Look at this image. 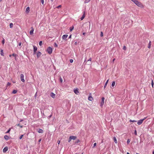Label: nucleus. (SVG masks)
<instances>
[{
	"mask_svg": "<svg viewBox=\"0 0 154 154\" xmlns=\"http://www.w3.org/2000/svg\"><path fill=\"white\" fill-rule=\"evenodd\" d=\"M133 2L139 7L142 8H143L144 7L143 5L141 3L139 2L137 0H134Z\"/></svg>",
	"mask_w": 154,
	"mask_h": 154,
	"instance_id": "obj_1",
	"label": "nucleus"
},
{
	"mask_svg": "<svg viewBox=\"0 0 154 154\" xmlns=\"http://www.w3.org/2000/svg\"><path fill=\"white\" fill-rule=\"evenodd\" d=\"M47 51L49 54H51L52 52V48L50 47H48L47 49Z\"/></svg>",
	"mask_w": 154,
	"mask_h": 154,
	"instance_id": "obj_2",
	"label": "nucleus"
},
{
	"mask_svg": "<svg viewBox=\"0 0 154 154\" xmlns=\"http://www.w3.org/2000/svg\"><path fill=\"white\" fill-rule=\"evenodd\" d=\"M24 75L22 74H21L20 75V78L21 81L23 82H25V80L24 79Z\"/></svg>",
	"mask_w": 154,
	"mask_h": 154,
	"instance_id": "obj_3",
	"label": "nucleus"
},
{
	"mask_svg": "<svg viewBox=\"0 0 154 154\" xmlns=\"http://www.w3.org/2000/svg\"><path fill=\"white\" fill-rule=\"evenodd\" d=\"M104 99H105V98L104 97H103L102 98L101 101L100 103V106L101 107H102L103 105V104L104 103Z\"/></svg>",
	"mask_w": 154,
	"mask_h": 154,
	"instance_id": "obj_4",
	"label": "nucleus"
},
{
	"mask_svg": "<svg viewBox=\"0 0 154 154\" xmlns=\"http://www.w3.org/2000/svg\"><path fill=\"white\" fill-rule=\"evenodd\" d=\"M74 91L75 94L77 95H78L79 94V92L78 91V89H74Z\"/></svg>",
	"mask_w": 154,
	"mask_h": 154,
	"instance_id": "obj_5",
	"label": "nucleus"
},
{
	"mask_svg": "<svg viewBox=\"0 0 154 154\" xmlns=\"http://www.w3.org/2000/svg\"><path fill=\"white\" fill-rule=\"evenodd\" d=\"M33 51H34V54H35L36 52V51L37 50V48L35 46H33Z\"/></svg>",
	"mask_w": 154,
	"mask_h": 154,
	"instance_id": "obj_6",
	"label": "nucleus"
},
{
	"mask_svg": "<svg viewBox=\"0 0 154 154\" xmlns=\"http://www.w3.org/2000/svg\"><path fill=\"white\" fill-rule=\"evenodd\" d=\"M144 119L140 120L138 121L137 124L139 125H141L143 122Z\"/></svg>",
	"mask_w": 154,
	"mask_h": 154,
	"instance_id": "obj_7",
	"label": "nucleus"
},
{
	"mask_svg": "<svg viewBox=\"0 0 154 154\" xmlns=\"http://www.w3.org/2000/svg\"><path fill=\"white\" fill-rule=\"evenodd\" d=\"M50 96L53 98H54L56 97V95L53 92H51L50 94Z\"/></svg>",
	"mask_w": 154,
	"mask_h": 154,
	"instance_id": "obj_8",
	"label": "nucleus"
},
{
	"mask_svg": "<svg viewBox=\"0 0 154 154\" xmlns=\"http://www.w3.org/2000/svg\"><path fill=\"white\" fill-rule=\"evenodd\" d=\"M68 35H64L62 37V39L63 40H65L67 37Z\"/></svg>",
	"mask_w": 154,
	"mask_h": 154,
	"instance_id": "obj_9",
	"label": "nucleus"
},
{
	"mask_svg": "<svg viewBox=\"0 0 154 154\" xmlns=\"http://www.w3.org/2000/svg\"><path fill=\"white\" fill-rule=\"evenodd\" d=\"M31 30L30 31V34L31 35H32V34H33V32L34 31V29L33 28V27H32L31 28Z\"/></svg>",
	"mask_w": 154,
	"mask_h": 154,
	"instance_id": "obj_10",
	"label": "nucleus"
},
{
	"mask_svg": "<svg viewBox=\"0 0 154 154\" xmlns=\"http://www.w3.org/2000/svg\"><path fill=\"white\" fill-rule=\"evenodd\" d=\"M71 140H75L76 139L77 137L75 136H72L70 137Z\"/></svg>",
	"mask_w": 154,
	"mask_h": 154,
	"instance_id": "obj_11",
	"label": "nucleus"
},
{
	"mask_svg": "<svg viewBox=\"0 0 154 154\" xmlns=\"http://www.w3.org/2000/svg\"><path fill=\"white\" fill-rule=\"evenodd\" d=\"M8 150V148L7 147H5L4 149H3V152H7Z\"/></svg>",
	"mask_w": 154,
	"mask_h": 154,
	"instance_id": "obj_12",
	"label": "nucleus"
},
{
	"mask_svg": "<svg viewBox=\"0 0 154 154\" xmlns=\"http://www.w3.org/2000/svg\"><path fill=\"white\" fill-rule=\"evenodd\" d=\"M29 11L30 8H29V7H28L26 9V12L27 13H28L29 12Z\"/></svg>",
	"mask_w": 154,
	"mask_h": 154,
	"instance_id": "obj_13",
	"label": "nucleus"
},
{
	"mask_svg": "<svg viewBox=\"0 0 154 154\" xmlns=\"http://www.w3.org/2000/svg\"><path fill=\"white\" fill-rule=\"evenodd\" d=\"M41 53L40 52H38L37 54V56L38 58L41 55Z\"/></svg>",
	"mask_w": 154,
	"mask_h": 154,
	"instance_id": "obj_14",
	"label": "nucleus"
},
{
	"mask_svg": "<svg viewBox=\"0 0 154 154\" xmlns=\"http://www.w3.org/2000/svg\"><path fill=\"white\" fill-rule=\"evenodd\" d=\"M88 99V100L91 101H92L93 100V98L91 96L89 97Z\"/></svg>",
	"mask_w": 154,
	"mask_h": 154,
	"instance_id": "obj_15",
	"label": "nucleus"
},
{
	"mask_svg": "<svg viewBox=\"0 0 154 154\" xmlns=\"http://www.w3.org/2000/svg\"><path fill=\"white\" fill-rule=\"evenodd\" d=\"M85 17V12L84 13V14L82 15V17L81 18V20H82Z\"/></svg>",
	"mask_w": 154,
	"mask_h": 154,
	"instance_id": "obj_16",
	"label": "nucleus"
},
{
	"mask_svg": "<svg viewBox=\"0 0 154 154\" xmlns=\"http://www.w3.org/2000/svg\"><path fill=\"white\" fill-rule=\"evenodd\" d=\"M38 133H42L43 132V130L41 129H39L38 131Z\"/></svg>",
	"mask_w": 154,
	"mask_h": 154,
	"instance_id": "obj_17",
	"label": "nucleus"
},
{
	"mask_svg": "<svg viewBox=\"0 0 154 154\" xmlns=\"http://www.w3.org/2000/svg\"><path fill=\"white\" fill-rule=\"evenodd\" d=\"M4 137V138L6 140H8L9 139V137L7 135H5Z\"/></svg>",
	"mask_w": 154,
	"mask_h": 154,
	"instance_id": "obj_18",
	"label": "nucleus"
},
{
	"mask_svg": "<svg viewBox=\"0 0 154 154\" xmlns=\"http://www.w3.org/2000/svg\"><path fill=\"white\" fill-rule=\"evenodd\" d=\"M0 54L2 56H4V53L3 52V50H1L0 51Z\"/></svg>",
	"mask_w": 154,
	"mask_h": 154,
	"instance_id": "obj_19",
	"label": "nucleus"
},
{
	"mask_svg": "<svg viewBox=\"0 0 154 154\" xmlns=\"http://www.w3.org/2000/svg\"><path fill=\"white\" fill-rule=\"evenodd\" d=\"M108 81H109V80H108L106 81V82L105 83V84L104 85V88H106V86L107 85V84L108 83Z\"/></svg>",
	"mask_w": 154,
	"mask_h": 154,
	"instance_id": "obj_20",
	"label": "nucleus"
},
{
	"mask_svg": "<svg viewBox=\"0 0 154 154\" xmlns=\"http://www.w3.org/2000/svg\"><path fill=\"white\" fill-rule=\"evenodd\" d=\"M113 140H114L115 143H117V139L115 137H114L113 138Z\"/></svg>",
	"mask_w": 154,
	"mask_h": 154,
	"instance_id": "obj_21",
	"label": "nucleus"
},
{
	"mask_svg": "<svg viewBox=\"0 0 154 154\" xmlns=\"http://www.w3.org/2000/svg\"><path fill=\"white\" fill-rule=\"evenodd\" d=\"M151 41H149V42L148 44V48H151Z\"/></svg>",
	"mask_w": 154,
	"mask_h": 154,
	"instance_id": "obj_22",
	"label": "nucleus"
},
{
	"mask_svg": "<svg viewBox=\"0 0 154 154\" xmlns=\"http://www.w3.org/2000/svg\"><path fill=\"white\" fill-rule=\"evenodd\" d=\"M115 85V81H113L112 82V87H114Z\"/></svg>",
	"mask_w": 154,
	"mask_h": 154,
	"instance_id": "obj_23",
	"label": "nucleus"
},
{
	"mask_svg": "<svg viewBox=\"0 0 154 154\" xmlns=\"http://www.w3.org/2000/svg\"><path fill=\"white\" fill-rule=\"evenodd\" d=\"M17 92V90H14L13 91H12V93L14 94H15Z\"/></svg>",
	"mask_w": 154,
	"mask_h": 154,
	"instance_id": "obj_24",
	"label": "nucleus"
},
{
	"mask_svg": "<svg viewBox=\"0 0 154 154\" xmlns=\"http://www.w3.org/2000/svg\"><path fill=\"white\" fill-rule=\"evenodd\" d=\"M74 29V26H73L70 28V31H72Z\"/></svg>",
	"mask_w": 154,
	"mask_h": 154,
	"instance_id": "obj_25",
	"label": "nucleus"
},
{
	"mask_svg": "<svg viewBox=\"0 0 154 154\" xmlns=\"http://www.w3.org/2000/svg\"><path fill=\"white\" fill-rule=\"evenodd\" d=\"M13 24L12 23H11L10 24V28H12L13 27Z\"/></svg>",
	"mask_w": 154,
	"mask_h": 154,
	"instance_id": "obj_26",
	"label": "nucleus"
},
{
	"mask_svg": "<svg viewBox=\"0 0 154 154\" xmlns=\"http://www.w3.org/2000/svg\"><path fill=\"white\" fill-rule=\"evenodd\" d=\"M91 0H85V3H87L88 2H89Z\"/></svg>",
	"mask_w": 154,
	"mask_h": 154,
	"instance_id": "obj_27",
	"label": "nucleus"
},
{
	"mask_svg": "<svg viewBox=\"0 0 154 154\" xmlns=\"http://www.w3.org/2000/svg\"><path fill=\"white\" fill-rule=\"evenodd\" d=\"M137 121L136 120H130V122H136Z\"/></svg>",
	"mask_w": 154,
	"mask_h": 154,
	"instance_id": "obj_28",
	"label": "nucleus"
},
{
	"mask_svg": "<svg viewBox=\"0 0 154 154\" xmlns=\"http://www.w3.org/2000/svg\"><path fill=\"white\" fill-rule=\"evenodd\" d=\"M152 88L153 87V85H154V83H153V80L152 79Z\"/></svg>",
	"mask_w": 154,
	"mask_h": 154,
	"instance_id": "obj_29",
	"label": "nucleus"
},
{
	"mask_svg": "<svg viewBox=\"0 0 154 154\" xmlns=\"http://www.w3.org/2000/svg\"><path fill=\"white\" fill-rule=\"evenodd\" d=\"M41 2H42V4L44 5V0H41Z\"/></svg>",
	"mask_w": 154,
	"mask_h": 154,
	"instance_id": "obj_30",
	"label": "nucleus"
},
{
	"mask_svg": "<svg viewBox=\"0 0 154 154\" xmlns=\"http://www.w3.org/2000/svg\"><path fill=\"white\" fill-rule=\"evenodd\" d=\"M39 45L40 46H42V41H41L39 42Z\"/></svg>",
	"mask_w": 154,
	"mask_h": 154,
	"instance_id": "obj_31",
	"label": "nucleus"
},
{
	"mask_svg": "<svg viewBox=\"0 0 154 154\" xmlns=\"http://www.w3.org/2000/svg\"><path fill=\"white\" fill-rule=\"evenodd\" d=\"M96 145H97L96 143H94V144L93 146L92 147L93 148H94L96 146Z\"/></svg>",
	"mask_w": 154,
	"mask_h": 154,
	"instance_id": "obj_32",
	"label": "nucleus"
},
{
	"mask_svg": "<svg viewBox=\"0 0 154 154\" xmlns=\"http://www.w3.org/2000/svg\"><path fill=\"white\" fill-rule=\"evenodd\" d=\"M60 82L61 83H62L63 82V79L61 77H60Z\"/></svg>",
	"mask_w": 154,
	"mask_h": 154,
	"instance_id": "obj_33",
	"label": "nucleus"
},
{
	"mask_svg": "<svg viewBox=\"0 0 154 154\" xmlns=\"http://www.w3.org/2000/svg\"><path fill=\"white\" fill-rule=\"evenodd\" d=\"M11 130V128H9L7 131L5 132V133H9Z\"/></svg>",
	"mask_w": 154,
	"mask_h": 154,
	"instance_id": "obj_34",
	"label": "nucleus"
},
{
	"mask_svg": "<svg viewBox=\"0 0 154 154\" xmlns=\"http://www.w3.org/2000/svg\"><path fill=\"white\" fill-rule=\"evenodd\" d=\"M61 7V5H59L58 6L56 7V8H59Z\"/></svg>",
	"mask_w": 154,
	"mask_h": 154,
	"instance_id": "obj_35",
	"label": "nucleus"
},
{
	"mask_svg": "<svg viewBox=\"0 0 154 154\" xmlns=\"http://www.w3.org/2000/svg\"><path fill=\"white\" fill-rule=\"evenodd\" d=\"M54 47H58V45H57V44L56 43H54Z\"/></svg>",
	"mask_w": 154,
	"mask_h": 154,
	"instance_id": "obj_36",
	"label": "nucleus"
},
{
	"mask_svg": "<svg viewBox=\"0 0 154 154\" xmlns=\"http://www.w3.org/2000/svg\"><path fill=\"white\" fill-rule=\"evenodd\" d=\"M123 49L124 50H125L126 49V47L125 46H124L123 48Z\"/></svg>",
	"mask_w": 154,
	"mask_h": 154,
	"instance_id": "obj_37",
	"label": "nucleus"
},
{
	"mask_svg": "<svg viewBox=\"0 0 154 154\" xmlns=\"http://www.w3.org/2000/svg\"><path fill=\"white\" fill-rule=\"evenodd\" d=\"M100 36L101 37H103V34L102 32H101Z\"/></svg>",
	"mask_w": 154,
	"mask_h": 154,
	"instance_id": "obj_38",
	"label": "nucleus"
},
{
	"mask_svg": "<svg viewBox=\"0 0 154 154\" xmlns=\"http://www.w3.org/2000/svg\"><path fill=\"white\" fill-rule=\"evenodd\" d=\"M71 139L70 137H69V139L68 140V142H70L71 141Z\"/></svg>",
	"mask_w": 154,
	"mask_h": 154,
	"instance_id": "obj_39",
	"label": "nucleus"
},
{
	"mask_svg": "<svg viewBox=\"0 0 154 154\" xmlns=\"http://www.w3.org/2000/svg\"><path fill=\"white\" fill-rule=\"evenodd\" d=\"M11 83L8 82L7 84V86H9L11 85Z\"/></svg>",
	"mask_w": 154,
	"mask_h": 154,
	"instance_id": "obj_40",
	"label": "nucleus"
},
{
	"mask_svg": "<svg viewBox=\"0 0 154 154\" xmlns=\"http://www.w3.org/2000/svg\"><path fill=\"white\" fill-rule=\"evenodd\" d=\"M2 44L4 45L5 43V39H3V41L2 42Z\"/></svg>",
	"mask_w": 154,
	"mask_h": 154,
	"instance_id": "obj_41",
	"label": "nucleus"
},
{
	"mask_svg": "<svg viewBox=\"0 0 154 154\" xmlns=\"http://www.w3.org/2000/svg\"><path fill=\"white\" fill-rule=\"evenodd\" d=\"M134 134H135V135H137V131L136 130H135L134 131Z\"/></svg>",
	"mask_w": 154,
	"mask_h": 154,
	"instance_id": "obj_42",
	"label": "nucleus"
},
{
	"mask_svg": "<svg viewBox=\"0 0 154 154\" xmlns=\"http://www.w3.org/2000/svg\"><path fill=\"white\" fill-rule=\"evenodd\" d=\"M73 60L72 59H71L70 60V62L71 63H73Z\"/></svg>",
	"mask_w": 154,
	"mask_h": 154,
	"instance_id": "obj_43",
	"label": "nucleus"
},
{
	"mask_svg": "<svg viewBox=\"0 0 154 154\" xmlns=\"http://www.w3.org/2000/svg\"><path fill=\"white\" fill-rule=\"evenodd\" d=\"M23 135H21V136H20V138H20V139H21L22 138V137H23Z\"/></svg>",
	"mask_w": 154,
	"mask_h": 154,
	"instance_id": "obj_44",
	"label": "nucleus"
},
{
	"mask_svg": "<svg viewBox=\"0 0 154 154\" xmlns=\"http://www.w3.org/2000/svg\"><path fill=\"white\" fill-rule=\"evenodd\" d=\"M80 142V140H77L75 142V143H78Z\"/></svg>",
	"mask_w": 154,
	"mask_h": 154,
	"instance_id": "obj_45",
	"label": "nucleus"
},
{
	"mask_svg": "<svg viewBox=\"0 0 154 154\" xmlns=\"http://www.w3.org/2000/svg\"><path fill=\"white\" fill-rule=\"evenodd\" d=\"M91 58H90L88 60V62H89V61H91Z\"/></svg>",
	"mask_w": 154,
	"mask_h": 154,
	"instance_id": "obj_46",
	"label": "nucleus"
},
{
	"mask_svg": "<svg viewBox=\"0 0 154 154\" xmlns=\"http://www.w3.org/2000/svg\"><path fill=\"white\" fill-rule=\"evenodd\" d=\"M130 143V140H129V139H128L127 141V143L128 144H129Z\"/></svg>",
	"mask_w": 154,
	"mask_h": 154,
	"instance_id": "obj_47",
	"label": "nucleus"
},
{
	"mask_svg": "<svg viewBox=\"0 0 154 154\" xmlns=\"http://www.w3.org/2000/svg\"><path fill=\"white\" fill-rule=\"evenodd\" d=\"M12 56H14V57H16V56H17V55L16 54H12Z\"/></svg>",
	"mask_w": 154,
	"mask_h": 154,
	"instance_id": "obj_48",
	"label": "nucleus"
},
{
	"mask_svg": "<svg viewBox=\"0 0 154 154\" xmlns=\"http://www.w3.org/2000/svg\"><path fill=\"white\" fill-rule=\"evenodd\" d=\"M57 143H58V144H59L60 143V140H58Z\"/></svg>",
	"mask_w": 154,
	"mask_h": 154,
	"instance_id": "obj_49",
	"label": "nucleus"
},
{
	"mask_svg": "<svg viewBox=\"0 0 154 154\" xmlns=\"http://www.w3.org/2000/svg\"><path fill=\"white\" fill-rule=\"evenodd\" d=\"M19 46H21V42H20L19 44Z\"/></svg>",
	"mask_w": 154,
	"mask_h": 154,
	"instance_id": "obj_50",
	"label": "nucleus"
},
{
	"mask_svg": "<svg viewBox=\"0 0 154 154\" xmlns=\"http://www.w3.org/2000/svg\"><path fill=\"white\" fill-rule=\"evenodd\" d=\"M71 37H72V35H70L69 36V38H71Z\"/></svg>",
	"mask_w": 154,
	"mask_h": 154,
	"instance_id": "obj_51",
	"label": "nucleus"
},
{
	"mask_svg": "<svg viewBox=\"0 0 154 154\" xmlns=\"http://www.w3.org/2000/svg\"><path fill=\"white\" fill-rule=\"evenodd\" d=\"M41 139H40L39 140H38V142H39V143H40V141H41Z\"/></svg>",
	"mask_w": 154,
	"mask_h": 154,
	"instance_id": "obj_52",
	"label": "nucleus"
},
{
	"mask_svg": "<svg viewBox=\"0 0 154 154\" xmlns=\"http://www.w3.org/2000/svg\"><path fill=\"white\" fill-rule=\"evenodd\" d=\"M115 60V58L113 59V60H112V62H114V61Z\"/></svg>",
	"mask_w": 154,
	"mask_h": 154,
	"instance_id": "obj_53",
	"label": "nucleus"
},
{
	"mask_svg": "<svg viewBox=\"0 0 154 154\" xmlns=\"http://www.w3.org/2000/svg\"><path fill=\"white\" fill-rule=\"evenodd\" d=\"M20 128H23V126L22 125H20Z\"/></svg>",
	"mask_w": 154,
	"mask_h": 154,
	"instance_id": "obj_54",
	"label": "nucleus"
},
{
	"mask_svg": "<svg viewBox=\"0 0 154 154\" xmlns=\"http://www.w3.org/2000/svg\"><path fill=\"white\" fill-rule=\"evenodd\" d=\"M17 126H20V124H17Z\"/></svg>",
	"mask_w": 154,
	"mask_h": 154,
	"instance_id": "obj_55",
	"label": "nucleus"
},
{
	"mask_svg": "<svg viewBox=\"0 0 154 154\" xmlns=\"http://www.w3.org/2000/svg\"><path fill=\"white\" fill-rule=\"evenodd\" d=\"M85 32H83V35H85Z\"/></svg>",
	"mask_w": 154,
	"mask_h": 154,
	"instance_id": "obj_56",
	"label": "nucleus"
},
{
	"mask_svg": "<svg viewBox=\"0 0 154 154\" xmlns=\"http://www.w3.org/2000/svg\"><path fill=\"white\" fill-rule=\"evenodd\" d=\"M146 117H145V118H144V119H144V120H145V119H146Z\"/></svg>",
	"mask_w": 154,
	"mask_h": 154,
	"instance_id": "obj_57",
	"label": "nucleus"
},
{
	"mask_svg": "<svg viewBox=\"0 0 154 154\" xmlns=\"http://www.w3.org/2000/svg\"><path fill=\"white\" fill-rule=\"evenodd\" d=\"M91 63H89V62L88 63V64L89 65V64H91Z\"/></svg>",
	"mask_w": 154,
	"mask_h": 154,
	"instance_id": "obj_58",
	"label": "nucleus"
},
{
	"mask_svg": "<svg viewBox=\"0 0 154 154\" xmlns=\"http://www.w3.org/2000/svg\"><path fill=\"white\" fill-rule=\"evenodd\" d=\"M152 154H154V151H153L152 152Z\"/></svg>",
	"mask_w": 154,
	"mask_h": 154,
	"instance_id": "obj_59",
	"label": "nucleus"
},
{
	"mask_svg": "<svg viewBox=\"0 0 154 154\" xmlns=\"http://www.w3.org/2000/svg\"><path fill=\"white\" fill-rule=\"evenodd\" d=\"M127 154H130V153H128V152H127Z\"/></svg>",
	"mask_w": 154,
	"mask_h": 154,
	"instance_id": "obj_60",
	"label": "nucleus"
},
{
	"mask_svg": "<svg viewBox=\"0 0 154 154\" xmlns=\"http://www.w3.org/2000/svg\"><path fill=\"white\" fill-rule=\"evenodd\" d=\"M11 55H9V56H10V57H11Z\"/></svg>",
	"mask_w": 154,
	"mask_h": 154,
	"instance_id": "obj_61",
	"label": "nucleus"
},
{
	"mask_svg": "<svg viewBox=\"0 0 154 154\" xmlns=\"http://www.w3.org/2000/svg\"><path fill=\"white\" fill-rule=\"evenodd\" d=\"M86 61V59H85V62Z\"/></svg>",
	"mask_w": 154,
	"mask_h": 154,
	"instance_id": "obj_62",
	"label": "nucleus"
},
{
	"mask_svg": "<svg viewBox=\"0 0 154 154\" xmlns=\"http://www.w3.org/2000/svg\"><path fill=\"white\" fill-rule=\"evenodd\" d=\"M51 116H49V117H51Z\"/></svg>",
	"mask_w": 154,
	"mask_h": 154,
	"instance_id": "obj_63",
	"label": "nucleus"
},
{
	"mask_svg": "<svg viewBox=\"0 0 154 154\" xmlns=\"http://www.w3.org/2000/svg\"><path fill=\"white\" fill-rule=\"evenodd\" d=\"M136 154H139L138 153H136Z\"/></svg>",
	"mask_w": 154,
	"mask_h": 154,
	"instance_id": "obj_64",
	"label": "nucleus"
}]
</instances>
